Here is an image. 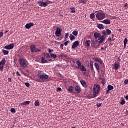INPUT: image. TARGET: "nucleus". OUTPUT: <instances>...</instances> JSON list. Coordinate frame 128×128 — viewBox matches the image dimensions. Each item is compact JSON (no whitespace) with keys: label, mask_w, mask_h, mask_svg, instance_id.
<instances>
[{"label":"nucleus","mask_w":128,"mask_h":128,"mask_svg":"<svg viewBox=\"0 0 128 128\" xmlns=\"http://www.w3.org/2000/svg\"><path fill=\"white\" fill-rule=\"evenodd\" d=\"M38 76L39 77L40 79H37L36 81L39 82H47L49 78L48 75H46V73H44V72L41 71V70H38Z\"/></svg>","instance_id":"1"},{"label":"nucleus","mask_w":128,"mask_h":128,"mask_svg":"<svg viewBox=\"0 0 128 128\" xmlns=\"http://www.w3.org/2000/svg\"><path fill=\"white\" fill-rule=\"evenodd\" d=\"M100 85H98V84H95L94 85V88H93V94L97 96L98 94L100 92Z\"/></svg>","instance_id":"2"},{"label":"nucleus","mask_w":128,"mask_h":128,"mask_svg":"<svg viewBox=\"0 0 128 128\" xmlns=\"http://www.w3.org/2000/svg\"><path fill=\"white\" fill-rule=\"evenodd\" d=\"M96 15V18H97L98 20H102L106 18V14L104 12H98Z\"/></svg>","instance_id":"3"},{"label":"nucleus","mask_w":128,"mask_h":128,"mask_svg":"<svg viewBox=\"0 0 128 128\" xmlns=\"http://www.w3.org/2000/svg\"><path fill=\"white\" fill-rule=\"evenodd\" d=\"M18 62L22 68H25L28 64V61L26 59H24V58H20Z\"/></svg>","instance_id":"4"},{"label":"nucleus","mask_w":128,"mask_h":128,"mask_svg":"<svg viewBox=\"0 0 128 128\" xmlns=\"http://www.w3.org/2000/svg\"><path fill=\"white\" fill-rule=\"evenodd\" d=\"M30 50H31L32 52L34 53V52H41L40 49L36 48L35 46V45L34 44H32L30 46Z\"/></svg>","instance_id":"5"},{"label":"nucleus","mask_w":128,"mask_h":128,"mask_svg":"<svg viewBox=\"0 0 128 128\" xmlns=\"http://www.w3.org/2000/svg\"><path fill=\"white\" fill-rule=\"evenodd\" d=\"M6 63V59L5 58H4L2 59V61L0 62V70L2 71L4 70V66L5 65Z\"/></svg>","instance_id":"6"},{"label":"nucleus","mask_w":128,"mask_h":128,"mask_svg":"<svg viewBox=\"0 0 128 128\" xmlns=\"http://www.w3.org/2000/svg\"><path fill=\"white\" fill-rule=\"evenodd\" d=\"M62 29L60 28H57L55 32L56 35L58 37H60L61 36Z\"/></svg>","instance_id":"7"},{"label":"nucleus","mask_w":128,"mask_h":128,"mask_svg":"<svg viewBox=\"0 0 128 128\" xmlns=\"http://www.w3.org/2000/svg\"><path fill=\"white\" fill-rule=\"evenodd\" d=\"M106 38H105L104 36H99V38H98V40H99V42H98V43H99V44H102Z\"/></svg>","instance_id":"8"},{"label":"nucleus","mask_w":128,"mask_h":128,"mask_svg":"<svg viewBox=\"0 0 128 128\" xmlns=\"http://www.w3.org/2000/svg\"><path fill=\"white\" fill-rule=\"evenodd\" d=\"M14 44H10L8 45H6L4 47V48L8 50H12L14 48Z\"/></svg>","instance_id":"9"},{"label":"nucleus","mask_w":128,"mask_h":128,"mask_svg":"<svg viewBox=\"0 0 128 128\" xmlns=\"http://www.w3.org/2000/svg\"><path fill=\"white\" fill-rule=\"evenodd\" d=\"M37 3L39 4V6L41 7H46L47 6H46V2H43L42 1H38Z\"/></svg>","instance_id":"10"},{"label":"nucleus","mask_w":128,"mask_h":128,"mask_svg":"<svg viewBox=\"0 0 128 128\" xmlns=\"http://www.w3.org/2000/svg\"><path fill=\"white\" fill-rule=\"evenodd\" d=\"M80 44V42L78 40H76V42H74L72 46V48H76L77 46H78Z\"/></svg>","instance_id":"11"},{"label":"nucleus","mask_w":128,"mask_h":128,"mask_svg":"<svg viewBox=\"0 0 128 128\" xmlns=\"http://www.w3.org/2000/svg\"><path fill=\"white\" fill-rule=\"evenodd\" d=\"M34 26V23L30 22L26 24V29H30L31 27L33 26Z\"/></svg>","instance_id":"12"},{"label":"nucleus","mask_w":128,"mask_h":128,"mask_svg":"<svg viewBox=\"0 0 128 128\" xmlns=\"http://www.w3.org/2000/svg\"><path fill=\"white\" fill-rule=\"evenodd\" d=\"M80 83H81L82 86H83L85 88L88 86L86 82V81H84V80H80Z\"/></svg>","instance_id":"13"},{"label":"nucleus","mask_w":128,"mask_h":128,"mask_svg":"<svg viewBox=\"0 0 128 128\" xmlns=\"http://www.w3.org/2000/svg\"><path fill=\"white\" fill-rule=\"evenodd\" d=\"M119 66H120V63H116V62H115V63H114V67H112V68L115 70H118Z\"/></svg>","instance_id":"14"},{"label":"nucleus","mask_w":128,"mask_h":128,"mask_svg":"<svg viewBox=\"0 0 128 128\" xmlns=\"http://www.w3.org/2000/svg\"><path fill=\"white\" fill-rule=\"evenodd\" d=\"M101 34L100 33L95 32H94V38H95L96 40L98 39L100 36Z\"/></svg>","instance_id":"15"},{"label":"nucleus","mask_w":128,"mask_h":128,"mask_svg":"<svg viewBox=\"0 0 128 128\" xmlns=\"http://www.w3.org/2000/svg\"><path fill=\"white\" fill-rule=\"evenodd\" d=\"M42 55L45 57L47 60H48L50 58V55L48 54V53H42Z\"/></svg>","instance_id":"16"},{"label":"nucleus","mask_w":128,"mask_h":128,"mask_svg":"<svg viewBox=\"0 0 128 128\" xmlns=\"http://www.w3.org/2000/svg\"><path fill=\"white\" fill-rule=\"evenodd\" d=\"M102 22L104 24H110V20L108 19L104 20L102 21Z\"/></svg>","instance_id":"17"},{"label":"nucleus","mask_w":128,"mask_h":128,"mask_svg":"<svg viewBox=\"0 0 128 128\" xmlns=\"http://www.w3.org/2000/svg\"><path fill=\"white\" fill-rule=\"evenodd\" d=\"M94 61L99 62L100 64H102L103 63L102 60V59H100L99 58H95V59H94Z\"/></svg>","instance_id":"18"},{"label":"nucleus","mask_w":128,"mask_h":128,"mask_svg":"<svg viewBox=\"0 0 128 128\" xmlns=\"http://www.w3.org/2000/svg\"><path fill=\"white\" fill-rule=\"evenodd\" d=\"M128 40L126 38H125L124 40V48H126V44L128 43Z\"/></svg>","instance_id":"19"},{"label":"nucleus","mask_w":128,"mask_h":128,"mask_svg":"<svg viewBox=\"0 0 128 128\" xmlns=\"http://www.w3.org/2000/svg\"><path fill=\"white\" fill-rule=\"evenodd\" d=\"M50 57L52 59H56L57 58L56 54H54V53H50Z\"/></svg>","instance_id":"20"},{"label":"nucleus","mask_w":128,"mask_h":128,"mask_svg":"<svg viewBox=\"0 0 128 128\" xmlns=\"http://www.w3.org/2000/svg\"><path fill=\"white\" fill-rule=\"evenodd\" d=\"M75 90L77 94H80L81 92L80 87L79 86H76L75 88Z\"/></svg>","instance_id":"21"},{"label":"nucleus","mask_w":128,"mask_h":128,"mask_svg":"<svg viewBox=\"0 0 128 128\" xmlns=\"http://www.w3.org/2000/svg\"><path fill=\"white\" fill-rule=\"evenodd\" d=\"M76 64L78 66L77 68L80 69V66H82V63L80 61V60H77V61L76 62Z\"/></svg>","instance_id":"22"},{"label":"nucleus","mask_w":128,"mask_h":128,"mask_svg":"<svg viewBox=\"0 0 128 128\" xmlns=\"http://www.w3.org/2000/svg\"><path fill=\"white\" fill-rule=\"evenodd\" d=\"M42 64H48V61H47V60H46L45 57H44V56H43V57L42 58Z\"/></svg>","instance_id":"23"},{"label":"nucleus","mask_w":128,"mask_h":128,"mask_svg":"<svg viewBox=\"0 0 128 128\" xmlns=\"http://www.w3.org/2000/svg\"><path fill=\"white\" fill-rule=\"evenodd\" d=\"M94 66H95V68H96V70H97L98 72H99L100 70V65H98V63H94Z\"/></svg>","instance_id":"24"},{"label":"nucleus","mask_w":128,"mask_h":128,"mask_svg":"<svg viewBox=\"0 0 128 128\" xmlns=\"http://www.w3.org/2000/svg\"><path fill=\"white\" fill-rule=\"evenodd\" d=\"M79 69H80V70H81V72H86V70L84 65H81Z\"/></svg>","instance_id":"25"},{"label":"nucleus","mask_w":128,"mask_h":128,"mask_svg":"<svg viewBox=\"0 0 128 128\" xmlns=\"http://www.w3.org/2000/svg\"><path fill=\"white\" fill-rule=\"evenodd\" d=\"M97 28L99 29H104V26L102 24H97Z\"/></svg>","instance_id":"26"},{"label":"nucleus","mask_w":128,"mask_h":128,"mask_svg":"<svg viewBox=\"0 0 128 128\" xmlns=\"http://www.w3.org/2000/svg\"><path fill=\"white\" fill-rule=\"evenodd\" d=\"M90 40H86V42H85V45H86V46L90 47Z\"/></svg>","instance_id":"27"},{"label":"nucleus","mask_w":128,"mask_h":128,"mask_svg":"<svg viewBox=\"0 0 128 128\" xmlns=\"http://www.w3.org/2000/svg\"><path fill=\"white\" fill-rule=\"evenodd\" d=\"M68 90L70 92L72 93L74 92V88L72 86H70L68 88Z\"/></svg>","instance_id":"28"},{"label":"nucleus","mask_w":128,"mask_h":128,"mask_svg":"<svg viewBox=\"0 0 128 128\" xmlns=\"http://www.w3.org/2000/svg\"><path fill=\"white\" fill-rule=\"evenodd\" d=\"M93 64L94 62H92V61H90V68L92 72L94 71Z\"/></svg>","instance_id":"29"},{"label":"nucleus","mask_w":128,"mask_h":128,"mask_svg":"<svg viewBox=\"0 0 128 128\" xmlns=\"http://www.w3.org/2000/svg\"><path fill=\"white\" fill-rule=\"evenodd\" d=\"M58 57L60 58H67V56L66 55V54H60L59 56H58Z\"/></svg>","instance_id":"30"},{"label":"nucleus","mask_w":128,"mask_h":128,"mask_svg":"<svg viewBox=\"0 0 128 128\" xmlns=\"http://www.w3.org/2000/svg\"><path fill=\"white\" fill-rule=\"evenodd\" d=\"M30 103V102L29 101L24 102L23 103L21 104V106H26L29 104Z\"/></svg>","instance_id":"31"},{"label":"nucleus","mask_w":128,"mask_h":128,"mask_svg":"<svg viewBox=\"0 0 128 128\" xmlns=\"http://www.w3.org/2000/svg\"><path fill=\"white\" fill-rule=\"evenodd\" d=\"M2 52L4 54V56L8 55V51L7 50H2Z\"/></svg>","instance_id":"32"},{"label":"nucleus","mask_w":128,"mask_h":128,"mask_svg":"<svg viewBox=\"0 0 128 128\" xmlns=\"http://www.w3.org/2000/svg\"><path fill=\"white\" fill-rule=\"evenodd\" d=\"M86 0H79V1H78V2H79V4H86Z\"/></svg>","instance_id":"33"},{"label":"nucleus","mask_w":128,"mask_h":128,"mask_svg":"<svg viewBox=\"0 0 128 128\" xmlns=\"http://www.w3.org/2000/svg\"><path fill=\"white\" fill-rule=\"evenodd\" d=\"M107 89L108 90H112L114 89V86H112L111 85H108V86H107Z\"/></svg>","instance_id":"34"},{"label":"nucleus","mask_w":128,"mask_h":128,"mask_svg":"<svg viewBox=\"0 0 128 128\" xmlns=\"http://www.w3.org/2000/svg\"><path fill=\"white\" fill-rule=\"evenodd\" d=\"M70 38L71 40H73L75 38V36L72 34H70Z\"/></svg>","instance_id":"35"},{"label":"nucleus","mask_w":128,"mask_h":128,"mask_svg":"<svg viewBox=\"0 0 128 128\" xmlns=\"http://www.w3.org/2000/svg\"><path fill=\"white\" fill-rule=\"evenodd\" d=\"M95 17L94 13L92 12L91 14H90V18L94 19Z\"/></svg>","instance_id":"36"},{"label":"nucleus","mask_w":128,"mask_h":128,"mask_svg":"<svg viewBox=\"0 0 128 128\" xmlns=\"http://www.w3.org/2000/svg\"><path fill=\"white\" fill-rule=\"evenodd\" d=\"M106 35H107L106 32H105V30H103V32H102V36L106 38Z\"/></svg>","instance_id":"37"},{"label":"nucleus","mask_w":128,"mask_h":128,"mask_svg":"<svg viewBox=\"0 0 128 128\" xmlns=\"http://www.w3.org/2000/svg\"><path fill=\"white\" fill-rule=\"evenodd\" d=\"M106 32L107 34L110 35L112 33V31L110 29H106Z\"/></svg>","instance_id":"38"},{"label":"nucleus","mask_w":128,"mask_h":128,"mask_svg":"<svg viewBox=\"0 0 128 128\" xmlns=\"http://www.w3.org/2000/svg\"><path fill=\"white\" fill-rule=\"evenodd\" d=\"M125 104H126L125 100L122 98V101H121V102H120V104L121 105H124Z\"/></svg>","instance_id":"39"},{"label":"nucleus","mask_w":128,"mask_h":128,"mask_svg":"<svg viewBox=\"0 0 128 128\" xmlns=\"http://www.w3.org/2000/svg\"><path fill=\"white\" fill-rule=\"evenodd\" d=\"M95 97H96V96H95L94 94L90 96H88V98L89 99H91V98H94Z\"/></svg>","instance_id":"40"},{"label":"nucleus","mask_w":128,"mask_h":128,"mask_svg":"<svg viewBox=\"0 0 128 128\" xmlns=\"http://www.w3.org/2000/svg\"><path fill=\"white\" fill-rule=\"evenodd\" d=\"M72 34L74 36H77L78 34V32L77 30H74L72 32Z\"/></svg>","instance_id":"41"},{"label":"nucleus","mask_w":128,"mask_h":128,"mask_svg":"<svg viewBox=\"0 0 128 128\" xmlns=\"http://www.w3.org/2000/svg\"><path fill=\"white\" fill-rule=\"evenodd\" d=\"M70 10H72V12H71L72 13L76 12L75 8L74 7V8H70Z\"/></svg>","instance_id":"42"},{"label":"nucleus","mask_w":128,"mask_h":128,"mask_svg":"<svg viewBox=\"0 0 128 128\" xmlns=\"http://www.w3.org/2000/svg\"><path fill=\"white\" fill-rule=\"evenodd\" d=\"M34 106H40V103L36 101L34 103Z\"/></svg>","instance_id":"43"},{"label":"nucleus","mask_w":128,"mask_h":128,"mask_svg":"<svg viewBox=\"0 0 128 128\" xmlns=\"http://www.w3.org/2000/svg\"><path fill=\"white\" fill-rule=\"evenodd\" d=\"M25 85L27 88H29L30 86V83H28V82H26L25 83Z\"/></svg>","instance_id":"44"},{"label":"nucleus","mask_w":128,"mask_h":128,"mask_svg":"<svg viewBox=\"0 0 128 128\" xmlns=\"http://www.w3.org/2000/svg\"><path fill=\"white\" fill-rule=\"evenodd\" d=\"M10 112H12V113H15V112H16V110H15L14 108H12L10 109Z\"/></svg>","instance_id":"45"},{"label":"nucleus","mask_w":128,"mask_h":128,"mask_svg":"<svg viewBox=\"0 0 128 128\" xmlns=\"http://www.w3.org/2000/svg\"><path fill=\"white\" fill-rule=\"evenodd\" d=\"M124 84H128V79H126L124 82Z\"/></svg>","instance_id":"46"},{"label":"nucleus","mask_w":128,"mask_h":128,"mask_svg":"<svg viewBox=\"0 0 128 128\" xmlns=\"http://www.w3.org/2000/svg\"><path fill=\"white\" fill-rule=\"evenodd\" d=\"M69 42H70V40H67L66 42H64V46H66L67 44H68Z\"/></svg>","instance_id":"47"},{"label":"nucleus","mask_w":128,"mask_h":128,"mask_svg":"<svg viewBox=\"0 0 128 128\" xmlns=\"http://www.w3.org/2000/svg\"><path fill=\"white\" fill-rule=\"evenodd\" d=\"M68 36H69V34L68 32L66 33L65 35V38L66 39L67 38H68Z\"/></svg>","instance_id":"48"},{"label":"nucleus","mask_w":128,"mask_h":128,"mask_svg":"<svg viewBox=\"0 0 128 128\" xmlns=\"http://www.w3.org/2000/svg\"><path fill=\"white\" fill-rule=\"evenodd\" d=\"M62 88H56V91H57L58 92H60V91H62Z\"/></svg>","instance_id":"49"},{"label":"nucleus","mask_w":128,"mask_h":128,"mask_svg":"<svg viewBox=\"0 0 128 128\" xmlns=\"http://www.w3.org/2000/svg\"><path fill=\"white\" fill-rule=\"evenodd\" d=\"M48 51L49 53H51L54 52V50H53V49L48 48Z\"/></svg>","instance_id":"50"},{"label":"nucleus","mask_w":128,"mask_h":128,"mask_svg":"<svg viewBox=\"0 0 128 128\" xmlns=\"http://www.w3.org/2000/svg\"><path fill=\"white\" fill-rule=\"evenodd\" d=\"M46 6H48V4H50V0H48L46 1Z\"/></svg>","instance_id":"51"},{"label":"nucleus","mask_w":128,"mask_h":128,"mask_svg":"<svg viewBox=\"0 0 128 128\" xmlns=\"http://www.w3.org/2000/svg\"><path fill=\"white\" fill-rule=\"evenodd\" d=\"M128 6V3H125L124 4V8H126Z\"/></svg>","instance_id":"52"},{"label":"nucleus","mask_w":128,"mask_h":128,"mask_svg":"<svg viewBox=\"0 0 128 128\" xmlns=\"http://www.w3.org/2000/svg\"><path fill=\"white\" fill-rule=\"evenodd\" d=\"M16 74L17 76H21V75H20V73H19L18 71H17V72H16Z\"/></svg>","instance_id":"53"},{"label":"nucleus","mask_w":128,"mask_h":128,"mask_svg":"<svg viewBox=\"0 0 128 128\" xmlns=\"http://www.w3.org/2000/svg\"><path fill=\"white\" fill-rule=\"evenodd\" d=\"M3 36V32H0V38H2Z\"/></svg>","instance_id":"54"},{"label":"nucleus","mask_w":128,"mask_h":128,"mask_svg":"<svg viewBox=\"0 0 128 128\" xmlns=\"http://www.w3.org/2000/svg\"><path fill=\"white\" fill-rule=\"evenodd\" d=\"M108 41L112 42V39L111 38H108Z\"/></svg>","instance_id":"55"},{"label":"nucleus","mask_w":128,"mask_h":128,"mask_svg":"<svg viewBox=\"0 0 128 128\" xmlns=\"http://www.w3.org/2000/svg\"><path fill=\"white\" fill-rule=\"evenodd\" d=\"M8 81L9 82H12V78H8Z\"/></svg>","instance_id":"56"},{"label":"nucleus","mask_w":128,"mask_h":128,"mask_svg":"<svg viewBox=\"0 0 128 128\" xmlns=\"http://www.w3.org/2000/svg\"><path fill=\"white\" fill-rule=\"evenodd\" d=\"M101 106H102V104H98L97 107L100 108V107Z\"/></svg>","instance_id":"57"},{"label":"nucleus","mask_w":128,"mask_h":128,"mask_svg":"<svg viewBox=\"0 0 128 128\" xmlns=\"http://www.w3.org/2000/svg\"><path fill=\"white\" fill-rule=\"evenodd\" d=\"M63 46H64V44H60V48H61L62 49H63Z\"/></svg>","instance_id":"58"},{"label":"nucleus","mask_w":128,"mask_h":128,"mask_svg":"<svg viewBox=\"0 0 128 128\" xmlns=\"http://www.w3.org/2000/svg\"><path fill=\"white\" fill-rule=\"evenodd\" d=\"M110 90H108L107 91H106V94H108V93L110 92Z\"/></svg>","instance_id":"59"},{"label":"nucleus","mask_w":128,"mask_h":128,"mask_svg":"<svg viewBox=\"0 0 128 128\" xmlns=\"http://www.w3.org/2000/svg\"><path fill=\"white\" fill-rule=\"evenodd\" d=\"M125 98L127 100H128V96H126L125 97Z\"/></svg>","instance_id":"60"},{"label":"nucleus","mask_w":128,"mask_h":128,"mask_svg":"<svg viewBox=\"0 0 128 128\" xmlns=\"http://www.w3.org/2000/svg\"><path fill=\"white\" fill-rule=\"evenodd\" d=\"M104 50L105 48L103 46L101 47V50Z\"/></svg>","instance_id":"61"},{"label":"nucleus","mask_w":128,"mask_h":128,"mask_svg":"<svg viewBox=\"0 0 128 128\" xmlns=\"http://www.w3.org/2000/svg\"><path fill=\"white\" fill-rule=\"evenodd\" d=\"M8 32V30H6L5 32H4V34H6Z\"/></svg>","instance_id":"62"},{"label":"nucleus","mask_w":128,"mask_h":128,"mask_svg":"<svg viewBox=\"0 0 128 128\" xmlns=\"http://www.w3.org/2000/svg\"><path fill=\"white\" fill-rule=\"evenodd\" d=\"M24 74L26 76H28V74H26V73H24Z\"/></svg>","instance_id":"63"},{"label":"nucleus","mask_w":128,"mask_h":128,"mask_svg":"<svg viewBox=\"0 0 128 128\" xmlns=\"http://www.w3.org/2000/svg\"><path fill=\"white\" fill-rule=\"evenodd\" d=\"M48 60L50 61V62L52 61V59H50H50H48Z\"/></svg>","instance_id":"64"}]
</instances>
